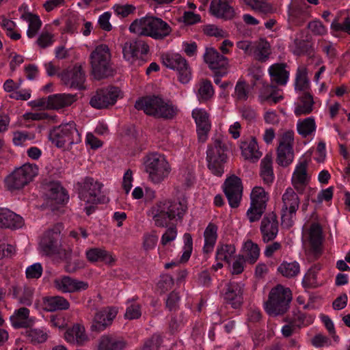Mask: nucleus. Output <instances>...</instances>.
<instances>
[{"label": "nucleus", "mask_w": 350, "mask_h": 350, "mask_svg": "<svg viewBox=\"0 0 350 350\" xmlns=\"http://www.w3.org/2000/svg\"><path fill=\"white\" fill-rule=\"evenodd\" d=\"M49 140L57 148H65L79 144L81 134L74 121L62 122L52 128L49 134Z\"/></svg>", "instance_id": "0eeeda50"}, {"label": "nucleus", "mask_w": 350, "mask_h": 350, "mask_svg": "<svg viewBox=\"0 0 350 350\" xmlns=\"http://www.w3.org/2000/svg\"><path fill=\"white\" fill-rule=\"evenodd\" d=\"M210 12L214 16L225 20L232 19L234 16L233 7L224 0H212Z\"/></svg>", "instance_id": "7c9ffc66"}, {"label": "nucleus", "mask_w": 350, "mask_h": 350, "mask_svg": "<svg viewBox=\"0 0 350 350\" xmlns=\"http://www.w3.org/2000/svg\"><path fill=\"white\" fill-rule=\"evenodd\" d=\"M308 165L306 159L299 160L292 174L291 185L299 195L304 194L310 188V176L308 173Z\"/></svg>", "instance_id": "dca6fc26"}, {"label": "nucleus", "mask_w": 350, "mask_h": 350, "mask_svg": "<svg viewBox=\"0 0 350 350\" xmlns=\"http://www.w3.org/2000/svg\"><path fill=\"white\" fill-rule=\"evenodd\" d=\"M293 144V131H286L280 136L277 148L276 161L278 165L287 167L293 162L294 159Z\"/></svg>", "instance_id": "4468645a"}, {"label": "nucleus", "mask_w": 350, "mask_h": 350, "mask_svg": "<svg viewBox=\"0 0 350 350\" xmlns=\"http://www.w3.org/2000/svg\"><path fill=\"white\" fill-rule=\"evenodd\" d=\"M291 300L290 288L278 284L270 291L268 299L264 304L265 310L270 316L283 314L288 310Z\"/></svg>", "instance_id": "9d476101"}, {"label": "nucleus", "mask_w": 350, "mask_h": 350, "mask_svg": "<svg viewBox=\"0 0 350 350\" xmlns=\"http://www.w3.org/2000/svg\"><path fill=\"white\" fill-rule=\"evenodd\" d=\"M10 320L14 328H27L33 323L29 317V310L25 307L15 310Z\"/></svg>", "instance_id": "e433bc0d"}, {"label": "nucleus", "mask_w": 350, "mask_h": 350, "mask_svg": "<svg viewBox=\"0 0 350 350\" xmlns=\"http://www.w3.org/2000/svg\"><path fill=\"white\" fill-rule=\"evenodd\" d=\"M308 68L304 65L299 66L296 70L294 80V89L296 92H306L310 88Z\"/></svg>", "instance_id": "ea45409f"}, {"label": "nucleus", "mask_w": 350, "mask_h": 350, "mask_svg": "<svg viewBox=\"0 0 350 350\" xmlns=\"http://www.w3.org/2000/svg\"><path fill=\"white\" fill-rule=\"evenodd\" d=\"M203 237L202 251L204 254H210L213 251L218 238V226L213 222L208 223L204 231Z\"/></svg>", "instance_id": "f704fd0d"}, {"label": "nucleus", "mask_w": 350, "mask_h": 350, "mask_svg": "<svg viewBox=\"0 0 350 350\" xmlns=\"http://www.w3.org/2000/svg\"><path fill=\"white\" fill-rule=\"evenodd\" d=\"M314 318V315L306 314L297 310L293 311L292 317L288 319L295 327L300 329L302 327H306L312 324Z\"/></svg>", "instance_id": "5fc2aeb1"}, {"label": "nucleus", "mask_w": 350, "mask_h": 350, "mask_svg": "<svg viewBox=\"0 0 350 350\" xmlns=\"http://www.w3.org/2000/svg\"><path fill=\"white\" fill-rule=\"evenodd\" d=\"M187 209V202L185 198L165 199L156 202L147 213L155 226L165 228L170 221H182Z\"/></svg>", "instance_id": "f257e3e1"}, {"label": "nucleus", "mask_w": 350, "mask_h": 350, "mask_svg": "<svg viewBox=\"0 0 350 350\" xmlns=\"http://www.w3.org/2000/svg\"><path fill=\"white\" fill-rule=\"evenodd\" d=\"M237 101L243 102L247 100L250 96V86L245 81L239 80L234 87V92L232 94Z\"/></svg>", "instance_id": "6e6d98bb"}, {"label": "nucleus", "mask_w": 350, "mask_h": 350, "mask_svg": "<svg viewBox=\"0 0 350 350\" xmlns=\"http://www.w3.org/2000/svg\"><path fill=\"white\" fill-rule=\"evenodd\" d=\"M92 74L97 79L111 77L115 73L111 60V53L105 44L97 45L90 55Z\"/></svg>", "instance_id": "20e7f679"}, {"label": "nucleus", "mask_w": 350, "mask_h": 350, "mask_svg": "<svg viewBox=\"0 0 350 350\" xmlns=\"http://www.w3.org/2000/svg\"><path fill=\"white\" fill-rule=\"evenodd\" d=\"M178 180L185 189L192 186L195 182L194 172L190 168H183L178 174Z\"/></svg>", "instance_id": "bf43d9fd"}, {"label": "nucleus", "mask_w": 350, "mask_h": 350, "mask_svg": "<svg viewBox=\"0 0 350 350\" xmlns=\"http://www.w3.org/2000/svg\"><path fill=\"white\" fill-rule=\"evenodd\" d=\"M269 194L262 187H254L250 193V204L267 208Z\"/></svg>", "instance_id": "3c124183"}, {"label": "nucleus", "mask_w": 350, "mask_h": 350, "mask_svg": "<svg viewBox=\"0 0 350 350\" xmlns=\"http://www.w3.org/2000/svg\"><path fill=\"white\" fill-rule=\"evenodd\" d=\"M161 58L163 66L176 72L178 79L181 83L187 84L191 80V68L180 54L166 52L161 55Z\"/></svg>", "instance_id": "f8f14e48"}, {"label": "nucleus", "mask_w": 350, "mask_h": 350, "mask_svg": "<svg viewBox=\"0 0 350 350\" xmlns=\"http://www.w3.org/2000/svg\"><path fill=\"white\" fill-rule=\"evenodd\" d=\"M85 256L90 262H103L108 265H113L116 258L112 253L103 247H92L85 251Z\"/></svg>", "instance_id": "473e14b6"}, {"label": "nucleus", "mask_w": 350, "mask_h": 350, "mask_svg": "<svg viewBox=\"0 0 350 350\" xmlns=\"http://www.w3.org/2000/svg\"><path fill=\"white\" fill-rule=\"evenodd\" d=\"M278 273L287 278L296 277L300 272V265L297 261H283L277 269Z\"/></svg>", "instance_id": "603ef678"}, {"label": "nucleus", "mask_w": 350, "mask_h": 350, "mask_svg": "<svg viewBox=\"0 0 350 350\" xmlns=\"http://www.w3.org/2000/svg\"><path fill=\"white\" fill-rule=\"evenodd\" d=\"M223 189L230 207H238L243 191L241 179L235 175L228 177L224 183Z\"/></svg>", "instance_id": "a211bd4d"}, {"label": "nucleus", "mask_w": 350, "mask_h": 350, "mask_svg": "<svg viewBox=\"0 0 350 350\" xmlns=\"http://www.w3.org/2000/svg\"><path fill=\"white\" fill-rule=\"evenodd\" d=\"M196 95L198 100L201 103L209 101L215 94V90L211 81L204 79L196 85Z\"/></svg>", "instance_id": "37998d69"}, {"label": "nucleus", "mask_w": 350, "mask_h": 350, "mask_svg": "<svg viewBox=\"0 0 350 350\" xmlns=\"http://www.w3.org/2000/svg\"><path fill=\"white\" fill-rule=\"evenodd\" d=\"M51 108L55 110L62 109L71 106L77 100V94L60 93L49 96Z\"/></svg>", "instance_id": "c9c22d12"}, {"label": "nucleus", "mask_w": 350, "mask_h": 350, "mask_svg": "<svg viewBox=\"0 0 350 350\" xmlns=\"http://www.w3.org/2000/svg\"><path fill=\"white\" fill-rule=\"evenodd\" d=\"M21 18L28 23L27 36L30 39L35 38L42 25L40 17L37 14L24 11L21 14Z\"/></svg>", "instance_id": "4c0bfd02"}, {"label": "nucleus", "mask_w": 350, "mask_h": 350, "mask_svg": "<svg viewBox=\"0 0 350 350\" xmlns=\"http://www.w3.org/2000/svg\"><path fill=\"white\" fill-rule=\"evenodd\" d=\"M260 176L266 184H270L274 179L272 167V157L266 154L260 162Z\"/></svg>", "instance_id": "8fccbe9b"}, {"label": "nucleus", "mask_w": 350, "mask_h": 350, "mask_svg": "<svg viewBox=\"0 0 350 350\" xmlns=\"http://www.w3.org/2000/svg\"><path fill=\"white\" fill-rule=\"evenodd\" d=\"M129 30L138 36L150 37L154 40H163L172 32V28L167 23L151 16L135 19L129 25Z\"/></svg>", "instance_id": "f03ea898"}, {"label": "nucleus", "mask_w": 350, "mask_h": 350, "mask_svg": "<svg viewBox=\"0 0 350 350\" xmlns=\"http://www.w3.org/2000/svg\"><path fill=\"white\" fill-rule=\"evenodd\" d=\"M43 268L40 262H36L28 266L25 270V275L27 279H38L41 277Z\"/></svg>", "instance_id": "774afa93"}, {"label": "nucleus", "mask_w": 350, "mask_h": 350, "mask_svg": "<svg viewBox=\"0 0 350 350\" xmlns=\"http://www.w3.org/2000/svg\"><path fill=\"white\" fill-rule=\"evenodd\" d=\"M127 304L124 314L126 319L131 320L139 318L142 315L140 305L129 300L127 301Z\"/></svg>", "instance_id": "69168bd1"}, {"label": "nucleus", "mask_w": 350, "mask_h": 350, "mask_svg": "<svg viewBox=\"0 0 350 350\" xmlns=\"http://www.w3.org/2000/svg\"><path fill=\"white\" fill-rule=\"evenodd\" d=\"M244 284L241 282H230L227 286L224 299L233 308H239L243 302Z\"/></svg>", "instance_id": "cd10ccee"}, {"label": "nucleus", "mask_w": 350, "mask_h": 350, "mask_svg": "<svg viewBox=\"0 0 350 350\" xmlns=\"http://www.w3.org/2000/svg\"><path fill=\"white\" fill-rule=\"evenodd\" d=\"M34 289L30 286L16 285L12 286L13 296L23 305L32 304Z\"/></svg>", "instance_id": "79ce46f5"}, {"label": "nucleus", "mask_w": 350, "mask_h": 350, "mask_svg": "<svg viewBox=\"0 0 350 350\" xmlns=\"http://www.w3.org/2000/svg\"><path fill=\"white\" fill-rule=\"evenodd\" d=\"M191 116L197 126L198 137L200 140L204 142L211 126L209 114L203 108H196L193 109Z\"/></svg>", "instance_id": "393cba45"}, {"label": "nucleus", "mask_w": 350, "mask_h": 350, "mask_svg": "<svg viewBox=\"0 0 350 350\" xmlns=\"http://www.w3.org/2000/svg\"><path fill=\"white\" fill-rule=\"evenodd\" d=\"M291 51L296 55H302L304 54H310L312 46L310 43L301 39V33L295 34L293 42L289 46Z\"/></svg>", "instance_id": "a18cd8bd"}, {"label": "nucleus", "mask_w": 350, "mask_h": 350, "mask_svg": "<svg viewBox=\"0 0 350 350\" xmlns=\"http://www.w3.org/2000/svg\"><path fill=\"white\" fill-rule=\"evenodd\" d=\"M271 53L270 44L265 39H260L254 42L252 57L254 59L265 62L269 58Z\"/></svg>", "instance_id": "58836bf2"}, {"label": "nucleus", "mask_w": 350, "mask_h": 350, "mask_svg": "<svg viewBox=\"0 0 350 350\" xmlns=\"http://www.w3.org/2000/svg\"><path fill=\"white\" fill-rule=\"evenodd\" d=\"M260 230L262 241L265 243L273 241L277 237L278 221L275 213H268L263 217L260 223Z\"/></svg>", "instance_id": "412c9836"}, {"label": "nucleus", "mask_w": 350, "mask_h": 350, "mask_svg": "<svg viewBox=\"0 0 350 350\" xmlns=\"http://www.w3.org/2000/svg\"><path fill=\"white\" fill-rule=\"evenodd\" d=\"M228 148L225 142L220 137L212 139L206 150L207 167L212 174L221 176L224 173V165L227 161Z\"/></svg>", "instance_id": "1a4fd4ad"}, {"label": "nucleus", "mask_w": 350, "mask_h": 350, "mask_svg": "<svg viewBox=\"0 0 350 350\" xmlns=\"http://www.w3.org/2000/svg\"><path fill=\"white\" fill-rule=\"evenodd\" d=\"M144 167L148 180L154 185L163 183L172 172L165 156L157 152L150 153L144 157Z\"/></svg>", "instance_id": "39448f33"}, {"label": "nucleus", "mask_w": 350, "mask_h": 350, "mask_svg": "<svg viewBox=\"0 0 350 350\" xmlns=\"http://www.w3.org/2000/svg\"><path fill=\"white\" fill-rule=\"evenodd\" d=\"M244 3L253 10L262 14H269L273 12V8L267 0H243Z\"/></svg>", "instance_id": "4d7b16f0"}, {"label": "nucleus", "mask_w": 350, "mask_h": 350, "mask_svg": "<svg viewBox=\"0 0 350 350\" xmlns=\"http://www.w3.org/2000/svg\"><path fill=\"white\" fill-rule=\"evenodd\" d=\"M330 29L334 36L336 32H344L350 35V18L347 16L340 21L338 17H336L331 23Z\"/></svg>", "instance_id": "13d9d810"}, {"label": "nucleus", "mask_w": 350, "mask_h": 350, "mask_svg": "<svg viewBox=\"0 0 350 350\" xmlns=\"http://www.w3.org/2000/svg\"><path fill=\"white\" fill-rule=\"evenodd\" d=\"M268 74L271 83L284 87L290 79V70L286 63H275L268 68Z\"/></svg>", "instance_id": "5701e85b"}, {"label": "nucleus", "mask_w": 350, "mask_h": 350, "mask_svg": "<svg viewBox=\"0 0 350 350\" xmlns=\"http://www.w3.org/2000/svg\"><path fill=\"white\" fill-rule=\"evenodd\" d=\"M260 251L258 244L252 241L247 240L244 242L243 246L244 257L250 264H254L257 261L260 256Z\"/></svg>", "instance_id": "864d4df0"}, {"label": "nucleus", "mask_w": 350, "mask_h": 350, "mask_svg": "<svg viewBox=\"0 0 350 350\" xmlns=\"http://www.w3.org/2000/svg\"><path fill=\"white\" fill-rule=\"evenodd\" d=\"M24 117L26 120H46L49 122H51L53 123H55L57 122V116L50 115L46 112L26 113L24 115Z\"/></svg>", "instance_id": "680f3d73"}, {"label": "nucleus", "mask_w": 350, "mask_h": 350, "mask_svg": "<svg viewBox=\"0 0 350 350\" xmlns=\"http://www.w3.org/2000/svg\"><path fill=\"white\" fill-rule=\"evenodd\" d=\"M310 245L311 249L315 254H319L321 252V245L323 242V230L319 223H312L308 230L305 232Z\"/></svg>", "instance_id": "c85d7f7f"}, {"label": "nucleus", "mask_w": 350, "mask_h": 350, "mask_svg": "<svg viewBox=\"0 0 350 350\" xmlns=\"http://www.w3.org/2000/svg\"><path fill=\"white\" fill-rule=\"evenodd\" d=\"M44 308L49 312L67 310L70 307L68 301L62 296L45 297L43 301Z\"/></svg>", "instance_id": "c03bdc74"}, {"label": "nucleus", "mask_w": 350, "mask_h": 350, "mask_svg": "<svg viewBox=\"0 0 350 350\" xmlns=\"http://www.w3.org/2000/svg\"><path fill=\"white\" fill-rule=\"evenodd\" d=\"M266 210L265 207H261L250 204L247 211L246 215L250 222H255L258 221Z\"/></svg>", "instance_id": "0e129e2a"}, {"label": "nucleus", "mask_w": 350, "mask_h": 350, "mask_svg": "<svg viewBox=\"0 0 350 350\" xmlns=\"http://www.w3.org/2000/svg\"><path fill=\"white\" fill-rule=\"evenodd\" d=\"M317 125L314 117H308L304 120H298L297 130L298 133L303 137L312 135L316 131Z\"/></svg>", "instance_id": "09e8293b"}, {"label": "nucleus", "mask_w": 350, "mask_h": 350, "mask_svg": "<svg viewBox=\"0 0 350 350\" xmlns=\"http://www.w3.org/2000/svg\"><path fill=\"white\" fill-rule=\"evenodd\" d=\"M78 196L81 205L84 206V211L90 215L95 211L96 206L100 202L99 195L103 184L92 177L87 176L77 184Z\"/></svg>", "instance_id": "423d86ee"}, {"label": "nucleus", "mask_w": 350, "mask_h": 350, "mask_svg": "<svg viewBox=\"0 0 350 350\" xmlns=\"http://www.w3.org/2000/svg\"><path fill=\"white\" fill-rule=\"evenodd\" d=\"M204 62L219 76H224L227 74L228 68V59L221 55L213 48L206 49L203 55Z\"/></svg>", "instance_id": "6ab92c4d"}, {"label": "nucleus", "mask_w": 350, "mask_h": 350, "mask_svg": "<svg viewBox=\"0 0 350 350\" xmlns=\"http://www.w3.org/2000/svg\"><path fill=\"white\" fill-rule=\"evenodd\" d=\"M246 261L243 255L237 256L230 265V273L232 275H239L243 273Z\"/></svg>", "instance_id": "338daca9"}, {"label": "nucleus", "mask_w": 350, "mask_h": 350, "mask_svg": "<svg viewBox=\"0 0 350 350\" xmlns=\"http://www.w3.org/2000/svg\"><path fill=\"white\" fill-rule=\"evenodd\" d=\"M236 252V247L232 244L219 243L216 249L215 260L224 261L230 265L232 257Z\"/></svg>", "instance_id": "de8ad7c7"}, {"label": "nucleus", "mask_w": 350, "mask_h": 350, "mask_svg": "<svg viewBox=\"0 0 350 350\" xmlns=\"http://www.w3.org/2000/svg\"><path fill=\"white\" fill-rule=\"evenodd\" d=\"M62 83L67 87L76 90L84 89L85 73L81 66L75 65L58 74Z\"/></svg>", "instance_id": "f3484780"}, {"label": "nucleus", "mask_w": 350, "mask_h": 350, "mask_svg": "<svg viewBox=\"0 0 350 350\" xmlns=\"http://www.w3.org/2000/svg\"><path fill=\"white\" fill-rule=\"evenodd\" d=\"M38 174V167L36 164L25 163L5 178V187L10 191L20 190L31 182Z\"/></svg>", "instance_id": "9b49d317"}, {"label": "nucleus", "mask_w": 350, "mask_h": 350, "mask_svg": "<svg viewBox=\"0 0 350 350\" xmlns=\"http://www.w3.org/2000/svg\"><path fill=\"white\" fill-rule=\"evenodd\" d=\"M118 88L109 86L96 90L90 100V105L98 109L107 108L113 105L119 96Z\"/></svg>", "instance_id": "2eb2a0df"}, {"label": "nucleus", "mask_w": 350, "mask_h": 350, "mask_svg": "<svg viewBox=\"0 0 350 350\" xmlns=\"http://www.w3.org/2000/svg\"><path fill=\"white\" fill-rule=\"evenodd\" d=\"M24 226V220L19 215L8 208H0V227L18 229Z\"/></svg>", "instance_id": "c756f323"}, {"label": "nucleus", "mask_w": 350, "mask_h": 350, "mask_svg": "<svg viewBox=\"0 0 350 350\" xmlns=\"http://www.w3.org/2000/svg\"><path fill=\"white\" fill-rule=\"evenodd\" d=\"M45 196L54 204H63L68 200L67 192L58 182H51L46 185Z\"/></svg>", "instance_id": "2f4dec72"}, {"label": "nucleus", "mask_w": 350, "mask_h": 350, "mask_svg": "<svg viewBox=\"0 0 350 350\" xmlns=\"http://www.w3.org/2000/svg\"><path fill=\"white\" fill-rule=\"evenodd\" d=\"M117 315V310L114 308H104L96 313L91 329L96 332H102L109 326Z\"/></svg>", "instance_id": "b1692460"}, {"label": "nucleus", "mask_w": 350, "mask_h": 350, "mask_svg": "<svg viewBox=\"0 0 350 350\" xmlns=\"http://www.w3.org/2000/svg\"><path fill=\"white\" fill-rule=\"evenodd\" d=\"M184 245L183 247V254L178 262H172L165 265V269L172 268L178 263H184L189 259L193 250V239L189 233H185L183 235Z\"/></svg>", "instance_id": "49530a36"}, {"label": "nucleus", "mask_w": 350, "mask_h": 350, "mask_svg": "<svg viewBox=\"0 0 350 350\" xmlns=\"http://www.w3.org/2000/svg\"><path fill=\"white\" fill-rule=\"evenodd\" d=\"M314 104V98L311 94L307 92L300 93L295 103V115L300 116L310 114L313 111Z\"/></svg>", "instance_id": "72a5a7b5"}, {"label": "nucleus", "mask_w": 350, "mask_h": 350, "mask_svg": "<svg viewBox=\"0 0 350 350\" xmlns=\"http://www.w3.org/2000/svg\"><path fill=\"white\" fill-rule=\"evenodd\" d=\"M283 98L282 91L278 86L271 83V84L267 82L262 83L258 94V100L260 103H267L269 105H275Z\"/></svg>", "instance_id": "a878e982"}, {"label": "nucleus", "mask_w": 350, "mask_h": 350, "mask_svg": "<svg viewBox=\"0 0 350 350\" xmlns=\"http://www.w3.org/2000/svg\"><path fill=\"white\" fill-rule=\"evenodd\" d=\"M113 10L117 16L125 18L133 14L136 10V8L132 4H115L113 6Z\"/></svg>", "instance_id": "e2e57ef3"}, {"label": "nucleus", "mask_w": 350, "mask_h": 350, "mask_svg": "<svg viewBox=\"0 0 350 350\" xmlns=\"http://www.w3.org/2000/svg\"><path fill=\"white\" fill-rule=\"evenodd\" d=\"M135 107L142 110L150 116L164 120H172L178 113L179 109L171 100L159 96L142 97L136 100Z\"/></svg>", "instance_id": "7ed1b4c3"}, {"label": "nucleus", "mask_w": 350, "mask_h": 350, "mask_svg": "<svg viewBox=\"0 0 350 350\" xmlns=\"http://www.w3.org/2000/svg\"><path fill=\"white\" fill-rule=\"evenodd\" d=\"M62 224H56L46 230L40 242V247L43 254L52 256H57L61 259L70 257L71 251L64 248L61 243Z\"/></svg>", "instance_id": "6e6552de"}, {"label": "nucleus", "mask_w": 350, "mask_h": 350, "mask_svg": "<svg viewBox=\"0 0 350 350\" xmlns=\"http://www.w3.org/2000/svg\"><path fill=\"white\" fill-rule=\"evenodd\" d=\"M241 155L246 160L258 161L262 153L260 151L256 137L250 136L243 138L239 143Z\"/></svg>", "instance_id": "bb28decb"}, {"label": "nucleus", "mask_w": 350, "mask_h": 350, "mask_svg": "<svg viewBox=\"0 0 350 350\" xmlns=\"http://www.w3.org/2000/svg\"><path fill=\"white\" fill-rule=\"evenodd\" d=\"M149 52L148 43L141 39L135 38L126 42L122 47L123 57L125 60L131 63L137 58L138 55H144Z\"/></svg>", "instance_id": "aec40b11"}, {"label": "nucleus", "mask_w": 350, "mask_h": 350, "mask_svg": "<svg viewBox=\"0 0 350 350\" xmlns=\"http://www.w3.org/2000/svg\"><path fill=\"white\" fill-rule=\"evenodd\" d=\"M27 336L33 343H42L48 338V334L44 329H31L28 332Z\"/></svg>", "instance_id": "052dcab7"}, {"label": "nucleus", "mask_w": 350, "mask_h": 350, "mask_svg": "<svg viewBox=\"0 0 350 350\" xmlns=\"http://www.w3.org/2000/svg\"><path fill=\"white\" fill-rule=\"evenodd\" d=\"M53 284L57 290L64 293L85 291L89 287L87 282L78 280L66 275L55 278Z\"/></svg>", "instance_id": "4be33fe9"}, {"label": "nucleus", "mask_w": 350, "mask_h": 350, "mask_svg": "<svg viewBox=\"0 0 350 350\" xmlns=\"http://www.w3.org/2000/svg\"><path fill=\"white\" fill-rule=\"evenodd\" d=\"M299 195L296 190L288 187L282 196V206L281 208L282 225L291 228L294 224V219L300 204Z\"/></svg>", "instance_id": "ddd939ff"}, {"label": "nucleus", "mask_w": 350, "mask_h": 350, "mask_svg": "<svg viewBox=\"0 0 350 350\" xmlns=\"http://www.w3.org/2000/svg\"><path fill=\"white\" fill-rule=\"evenodd\" d=\"M64 338L70 344L79 345H83L88 340L84 327L79 324L68 329L64 334Z\"/></svg>", "instance_id": "a19ab883"}]
</instances>
